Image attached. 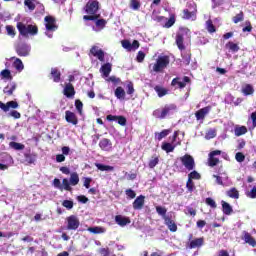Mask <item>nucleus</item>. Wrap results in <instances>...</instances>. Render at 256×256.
Masks as SVG:
<instances>
[{
    "label": "nucleus",
    "mask_w": 256,
    "mask_h": 256,
    "mask_svg": "<svg viewBox=\"0 0 256 256\" xmlns=\"http://www.w3.org/2000/svg\"><path fill=\"white\" fill-rule=\"evenodd\" d=\"M114 95L117 99H125V89H123L121 86H118L115 89Z\"/></svg>",
    "instance_id": "4c0bfd02"
},
{
    "label": "nucleus",
    "mask_w": 256,
    "mask_h": 256,
    "mask_svg": "<svg viewBox=\"0 0 256 256\" xmlns=\"http://www.w3.org/2000/svg\"><path fill=\"white\" fill-rule=\"evenodd\" d=\"M62 207H65L68 210L73 209V201L72 200H64L62 202Z\"/></svg>",
    "instance_id": "0e129e2a"
},
{
    "label": "nucleus",
    "mask_w": 256,
    "mask_h": 256,
    "mask_svg": "<svg viewBox=\"0 0 256 256\" xmlns=\"http://www.w3.org/2000/svg\"><path fill=\"white\" fill-rule=\"evenodd\" d=\"M121 45L123 49H126L127 51H136L140 44L137 40H134L132 44L129 40H122Z\"/></svg>",
    "instance_id": "ddd939ff"
},
{
    "label": "nucleus",
    "mask_w": 256,
    "mask_h": 256,
    "mask_svg": "<svg viewBox=\"0 0 256 256\" xmlns=\"http://www.w3.org/2000/svg\"><path fill=\"white\" fill-rule=\"evenodd\" d=\"M172 129H164L161 132H155V139L157 141H161L163 139H165V137H167V135H169L170 133H172Z\"/></svg>",
    "instance_id": "cd10ccee"
},
{
    "label": "nucleus",
    "mask_w": 256,
    "mask_h": 256,
    "mask_svg": "<svg viewBox=\"0 0 256 256\" xmlns=\"http://www.w3.org/2000/svg\"><path fill=\"white\" fill-rule=\"evenodd\" d=\"M188 239H189V243L187 244L188 249H201V247L205 245L204 237L193 239V234H189Z\"/></svg>",
    "instance_id": "39448f33"
},
{
    "label": "nucleus",
    "mask_w": 256,
    "mask_h": 256,
    "mask_svg": "<svg viewBox=\"0 0 256 256\" xmlns=\"http://www.w3.org/2000/svg\"><path fill=\"white\" fill-rule=\"evenodd\" d=\"M215 137H217V131H215L213 129L208 130V132L205 135V138L208 139V140L209 139H215Z\"/></svg>",
    "instance_id": "13d9d810"
},
{
    "label": "nucleus",
    "mask_w": 256,
    "mask_h": 256,
    "mask_svg": "<svg viewBox=\"0 0 256 256\" xmlns=\"http://www.w3.org/2000/svg\"><path fill=\"white\" fill-rule=\"evenodd\" d=\"M188 179L192 180L195 179L197 181H199V179H201V174L195 170H193L192 172H190L188 174Z\"/></svg>",
    "instance_id": "603ef678"
},
{
    "label": "nucleus",
    "mask_w": 256,
    "mask_h": 256,
    "mask_svg": "<svg viewBox=\"0 0 256 256\" xmlns=\"http://www.w3.org/2000/svg\"><path fill=\"white\" fill-rule=\"evenodd\" d=\"M46 31L55 32L59 28L57 21L53 16H46L44 18Z\"/></svg>",
    "instance_id": "9b49d317"
},
{
    "label": "nucleus",
    "mask_w": 256,
    "mask_h": 256,
    "mask_svg": "<svg viewBox=\"0 0 256 256\" xmlns=\"http://www.w3.org/2000/svg\"><path fill=\"white\" fill-rule=\"evenodd\" d=\"M136 61L138 63H143V61H145V52L139 51L137 56H136Z\"/></svg>",
    "instance_id": "69168bd1"
},
{
    "label": "nucleus",
    "mask_w": 256,
    "mask_h": 256,
    "mask_svg": "<svg viewBox=\"0 0 256 256\" xmlns=\"http://www.w3.org/2000/svg\"><path fill=\"white\" fill-rule=\"evenodd\" d=\"M115 223L120 227H125L126 225L131 224V218L123 215H116L115 216Z\"/></svg>",
    "instance_id": "412c9836"
},
{
    "label": "nucleus",
    "mask_w": 256,
    "mask_h": 256,
    "mask_svg": "<svg viewBox=\"0 0 256 256\" xmlns=\"http://www.w3.org/2000/svg\"><path fill=\"white\" fill-rule=\"evenodd\" d=\"M144 205H145V196L144 195L138 196L132 203V207H133L134 211H141V209H143Z\"/></svg>",
    "instance_id": "2eb2a0df"
},
{
    "label": "nucleus",
    "mask_w": 256,
    "mask_h": 256,
    "mask_svg": "<svg viewBox=\"0 0 256 256\" xmlns=\"http://www.w3.org/2000/svg\"><path fill=\"white\" fill-rule=\"evenodd\" d=\"M177 111V105L175 104H166L162 108L155 109L152 112L155 119H167V116L173 115Z\"/></svg>",
    "instance_id": "7ed1b4c3"
},
{
    "label": "nucleus",
    "mask_w": 256,
    "mask_h": 256,
    "mask_svg": "<svg viewBox=\"0 0 256 256\" xmlns=\"http://www.w3.org/2000/svg\"><path fill=\"white\" fill-rule=\"evenodd\" d=\"M205 203L206 205L211 207V209H217V203L215 202V200H213V198L211 197L206 198Z\"/></svg>",
    "instance_id": "6e6d98bb"
},
{
    "label": "nucleus",
    "mask_w": 256,
    "mask_h": 256,
    "mask_svg": "<svg viewBox=\"0 0 256 256\" xmlns=\"http://www.w3.org/2000/svg\"><path fill=\"white\" fill-rule=\"evenodd\" d=\"M130 7L131 9H134V11H138L141 7V2L138 0H130Z\"/></svg>",
    "instance_id": "4d7b16f0"
},
{
    "label": "nucleus",
    "mask_w": 256,
    "mask_h": 256,
    "mask_svg": "<svg viewBox=\"0 0 256 256\" xmlns=\"http://www.w3.org/2000/svg\"><path fill=\"white\" fill-rule=\"evenodd\" d=\"M15 89H17V85L16 84H12L11 86L7 85L3 89V92L5 93V95H8V97H11V95H13V91H15Z\"/></svg>",
    "instance_id": "ea45409f"
},
{
    "label": "nucleus",
    "mask_w": 256,
    "mask_h": 256,
    "mask_svg": "<svg viewBox=\"0 0 256 256\" xmlns=\"http://www.w3.org/2000/svg\"><path fill=\"white\" fill-rule=\"evenodd\" d=\"M63 93L68 99H73V97H75V86L71 83H67L64 87Z\"/></svg>",
    "instance_id": "4be33fe9"
},
{
    "label": "nucleus",
    "mask_w": 256,
    "mask_h": 256,
    "mask_svg": "<svg viewBox=\"0 0 256 256\" xmlns=\"http://www.w3.org/2000/svg\"><path fill=\"white\" fill-rule=\"evenodd\" d=\"M17 29L19 33H37L39 31L36 25H25L23 22L17 23Z\"/></svg>",
    "instance_id": "9d476101"
},
{
    "label": "nucleus",
    "mask_w": 256,
    "mask_h": 256,
    "mask_svg": "<svg viewBox=\"0 0 256 256\" xmlns=\"http://www.w3.org/2000/svg\"><path fill=\"white\" fill-rule=\"evenodd\" d=\"M221 205L224 215H231V213H233V207H231L230 203H227L225 202V200H222Z\"/></svg>",
    "instance_id": "c756f323"
},
{
    "label": "nucleus",
    "mask_w": 256,
    "mask_h": 256,
    "mask_svg": "<svg viewBox=\"0 0 256 256\" xmlns=\"http://www.w3.org/2000/svg\"><path fill=\"white\" fill-rule=\"evenodd\" d=\"M190 7H193L192 11H189V9H184L182 11V19L187 21L191 19L192 21H195L197 19V4H190Z\"/></svg>",
    "instance_id": "1a4fd4ad"
},
{
    "label": "nucleus",
    "mask_w": 256,
    "mask_h": 256,
    "mask_svg": "<svg viewBox=\"0 0 256 256\" xmlns=\"http://www.w3.org/2000/svg\"><path fill=\"white\" fill-rule=\"evenodd\" d=\"M170 59L169 56L164 55V56H159L156 60L155 64H150L149 69L150 73H161L163 69H167L169 67Z\"/></svg>",
    "instance_id": "20e7f679"
},
{
    "label": "nucleus",
    "mask_w": 256,
    "mask_h": 256,
    "mask_svg": "<svg viewBox=\"0 0 256 256\" xmlns=\"http://www.w3.org/2000/svg\"><path fill=\"white\" fill-rule=\"evenodd\" d=\"M243 19H245V14L243 13V11H240V13L236 14L232 18V21H233V23L237 24V23H241V21H243Z\"/></svg>",
    "instance_id": "de8ad7c7"
},
{
    "label": "nucleus",
    "mask_w": 256,
    "mask_h": 256,
    "mask_svg": "<svg viewBox=\"0 0 256 256\" xmlns=\"http://www.w3.org/2000/svg\"><path fill=\"white\" fill-rule=\"evenodd\" d=\"M246 197L249 199H256V186H254L250 191L246 192Z\"/></svg>",
    "instance_id": "052dcab7"
},
{
    "label": "nucleus",
    "mask_w": 256,
    "mask_h": 256,
    "mask_svg": "<svg viewBox=\"0 0 256 256\" xmlns=\"http://www.w3.org/2000/svg\"><path fill=\"white\" fill-rule=\"evenodd\" d=\"M241 239L244 241V243L250 245V247H256V240L253 238V236H251L249 232L243 231Z\"/></svg>",
    "instance_id": "a211bd4d"
},
{
    "label": "nucleus",
    "mask_w": 256,
    "mask_h": 256,
    "mask_svg": "<svg viewBox=\"0 0 256 256\" xmlns=\"http://www.w3.org/2000/svg\"><path fill=\"white\" fill-rule=\"evenodd\" d=\"M242 93H243V95H246V96L253 95V93H255V89L253 88V85L246 84L242 88Z\"/></svg>",
    "instance_id": "f704fd0d"
},
{
    "label": "nucleus",
    "mask_w": 256,
    "mask_h": 256,
    "mask_svg": "<svg viewBox=\"0 0 256 256\" xmlns=\"http://www.w3.org/2000/svg\"><path fill=\"white\" fill-rule=\"evenodd\" d=\"M19 107V103L17 101H9L6 104L0 101V109L4 111V113H7L10 109H17Z\"/></svg>",
    "instance_id": "dca6fc26"
},
{
    "label": "nucleus",
    "mask_w": 256,
    "mask_h": 256,
    "mask_svg": "<svg viewBox=\"0 0 256 256\" xmlns=\"http://www.w3.org/2000/svg\"><path fill=\"white\" fill-rule=\"evenodd\" d=\"M164 223L168 227L169 231H171V233H176L177 224L175 223V221H173L171 216L164 217Z\"/></svg>",
    "instance_id": "393cba45"
},
{
    "label": "nucleus",
    "mask_w": 256,
    "mask_h": 256,
    "mask_svg": "<svg viewBox=\"0 0 256 256\" xmlns=\"http://www.w3.org/2000/svg\"><path fill=\"white\" fill-rule=\"evenodd\" d=\"M1 79H7L8 81H11L13 79V76L11 75V70L4 69L0 72Z\"/></svg>",
    "instance_id": "58836bf2"
},
{
    "label": "nucleus",
    "mask_w": 256,
    "mask_h": 256,
    "mask_svg": "<svg viewBox=\"0 0 256 256\" xmlns=\"http://www.w3.org/2000/svg\"><path fill=\"white\" fill-rule=\"evenodd\" d=\"M65 119L67 123H71V125H78L79 118H77V114L71 112L70 110L65 112Z\"/></svg>",
    "instance_id": "6ab92c4d"
},
{
    "label": "nucleus",
    "mask_w": 256,
    "mask_h": 256,
    "mask_svg": "<svg viewBox=\"0 0 256 256\" xmlns=\"http://www.w3.org/2000/svg\"><path fill=\"white\" fill-rule=\"evenodd\" d=\"M234 132L236 137H241V135H245V133H247V127L245 126L236 127Z\"/></svg>",
    "instance_id": "49530a36"
},
{
    "label": "nucleus",
    "mask_w": 256,
    "mask_h": 256,
    "mask_svg": "<svg viewBox=\"0 0 256 256\" xmlns=\"http://www.w3.org/2000/svg\"><path fill=\"white\" fill-rule=\"evenodd\" d=\"M211 111V106H206L204 108H201L195 113V117L197 121H201L205 119V116L209 115V112Z\"/></svg>",
    "instance_id": "5701e85b"
},
{
    "label": "nucleus",
    "mask_w": 256,
    "mask_h": 256,
    "mask_svg": "<svg viewBox=\"0 0 256 256\" xmlns=\"http://www.w3.org/2000/svg\"><path fill=\"white\" fill-rule=\"evenodd\" d=\"M235 159L238 163H243V161H245V154H243L242 152H238L235 155Z\"/></svg>",
    "instance_id": "338daca9"
},
{
    "label": "nucleus",
    "mask_w": 256,
    "mask_h": 256,
    "mask_svg": "<svg viewBox=\"0 0 256 256\" xmlns=\"http://www.w3.org/2000/svg\"><path fill=\"white\" fill-rule=\"evenodd\" d=\"M206 29L208 33H215V31H217V28L213 24V20L209 19L206 21Z\"/></svg>",
    "instance_id": "c03bdc74"
},
{
    "label": "nucleus",
    "mask_w": 256,
    "mask_h": 256,
    "mask_svg": "<svg viewBox=\"0 0 256 256\" xmlns=\"http://www.w3.org/2000/svg\"><path fill=\"white\" fill-rule=\"evenodd\" d=\"M226 195L230 197V199H239V190L237 188L233 187L230 188L227 192Z\"/></svg>",
    "instance_id": "72a5a7b5"
},
{
    "label": "nucleus",
    "mask_w": 256,
    "mask_h": 256,
    "mask_svg": "<svg viewBox=\"0 0 256 256\" xmlns=\"http://www.w3.org/2000/svg\"><path fill=\"white\" fill-rule=\"evenodd\" d=\"M9 145L12 149H15V151H23V149H25V145L19 142H10Z\"/></svg>",
    "instance_id": "09e8293b"
},
{
    "label": "nucleus",
    "mask_w": 256,
    "mask_h": 256,
    "mask_svg": "<svg viewBox=\"0 0 256 256\" xmlns=\"http://www.w3.org/2000/svg\"><path fill=\"white\" fill-rule=\"evenodd\" d=\"M159 165V156H152V159L148 163L150 169H155Z\"/></svg>",
    "instance_id": "a18cd8bd"
},
{
    "label": "nucleus",
    "mask_w": 256,
    "mask_h": 256,
    "mask_svg": "<svg viewBox=\"0 0 256 256\" xmlns=\"http://www.w3.org/2000/svg\"><path fill=\"white\" fill-rule=\"evenodd\" d=\"M186 188H187L188 193H193V191H195V182H193V180L188 178V180L186 182Z\"/></svg>",
    "instance_id": "8fccbe9b"
},
{
    "label": "nucleus",
    "mask_w": 256,
    "mask_h": 256,
    "mask_svg": "<svg viewBox=\"0 0 256 256\" xmlns=\"http://www.w3.org/2000/svg\"><path fill=\"white\" fill-rule=\"evenodd\" d=\"M107 121H118V125H121L122 127H125L127 125V118L124 116H115V115H107L106 117Z\"/></svg>",
    "instance_id": "b1692460"
},
{
    "label": "nucleus",
    "mask_w": 256,
    "mask_h": 256,
    "mask_svg": "<svg viewBox=\"0 0 256 256\" xmlns=\"http://www.w3.org/2000/svg\"><path fill=\"white\" fill-rule=\"evenodd\" d=\"M62 185H63L65 191H71V190H72V188H71V182H69V180H68L67 178H64V179L62 180Z\"/></svg>",
    "instance_id": "e2e57ef3"
},
{
    "label": "nucleus",
    "mask_w": 256,
    "mask_h": 256,
    "mask_svg": "<svg viewBox=\"0 0 256 256\" xmlns=\"http://www.w3.org/2000/svg\"><path fill=\"white\" fill-rule=\"evenodd\" d=\"M90 53L93 55V57H97V59H99L101 62L105 61V52L99 49V47L92 46Z\"/></svg>",
    "instance_id": "aec40b11"
},
{
    "label": "nucleus",
    "mask_w": 256,
    "mask_h": 256,
    "mask_svg": "<svg viewBox=\"0 0 256 256\" xmlns=\"http://www.w3.org/2000/svg\"><path fill=\"white\" fill-rule=\"evenodd\" d=\"M76 111H78V115H83V102L79 99L75 100Z\"/></svg>",
    "instance_id": "3c124183"
},
{
    "label": "nucleus",
    "mask_w": 256,
    "mask_h": 256,
    "mask_svg": "<svg viewBox=\"0 0 256 256\" xmlns=\"http://www.w3.org/2000/svg\"><path fill=\"white\" fill-rule=\"evenodd\" d=\"M156 212L158 213V215H160L162 217V219L165 220V217H169L167 216V208L162 207V206H156Z\"/></svg>",
    "instance_id": "37998d69"
},
{
    "label": "nucleus",
    "mask_w": 256,
    "mask_h": 256,
    "mask_svg": "<svg viewBox=\"0 0 256 256\" xmlns=\"http://www.w3.org/2000/svg\"><path fill=\"white\" fill-rule=\"evenodd\" d=\"M126 89L127 95H133L135 93V87L133 86V82H128Z\"/></svg>",
    "instance_id": "bf43d9fd"
},
{
    "label": "nucleus",
    "mask_w": 256,
    "mask_h": 256,
    "mask_svg": "<svg viewBox=\"0 0 256 256\" xmlns=\"http://www.w3.org/2000/svg\"><path fill=\"white\" fill-rule=\"evenodd\" d=\"M125 195L127 199H135L137 197V193L131 188L125 190Z\"/></svg>",
    "instance_id": "5fc2aeb1"
},
{
    "label": "nucleus",
    "mask_w": 256,
    "mask_h": 256,
    "mask_svg": "<svg viewBox=\"0 0 256 256\" xmlns=\"http://www.w3.org/2000/svg\"><path fill=\"white\" fill-rule=\"evenodd\" d=\"M101 4L97 0H89L84 6V11L87 15L83 16L84 21H97L101 14H99Z\"/></svg>",
    "instance_id": "f257e3e1"
},
{
    "label": "nucleus",
    "mask_w": 256,
    "mask_h": 256,
    "mask_svg": "<svg viewBox=\"0 0 256 256\" xmlns=\"http://www.w3.org/2000/svg\"><path fill=\"white\" fill-rule=\"evenodd\" d=\"M67 231H77L79 229V225H81V222L79 221V218L76 215H70L66 218Z\"/></svg>",
    "instance_id": "0eeeda50"
},
{
    "label": "nucleus",
    "mask_w": 256,
    "mask_h": 256,
    "mask_svg": "<svg viewBox=\"0 0 256 256\" xmlns=\"http://www.w3.org/2000/svg\"><path fill=\"white\" fill-rule=\"evenodd\" d=\"M24 5L28 7L30 11H35V3H33V0H25Z\"/></svg>",
    "instance_id": "680f3d73"
},
{
    "label": "nucleus",
    "mask_w": 256,
    "mask_h": 256,
    "mask_svg": "<svg viewBox=\"0 0 256 256\" xmlns=\"http://www.w3.org/2000/svg\"><path fill=\"white\" fill-rule=\"evenodd\" d=\"M95 167H97L99 171H115V167L101 163H95Z\"/></svg>",
    "instance_id": "e433bc0d"
},
{
    "label": "nucleus",
    "mask_w": 256,
    "mask_h": 256,
    "mask_svg": "<svg viewBox=\"0 0 256 256\" xmlns=\"http://www.w3.org/2000/svg\"><path fill=\"white\" fill-rule=\"evenodd\" d=\"M70 185H73V187H75V185H79V174H77V172L70 175Z\"/></svg>",
    "instance_id": "a19ab883"
},
{
    "label": "nucleus",
    "mask_w": 256,
    "mask_h": 256,
    "mask_svg": "<svg viewBox=\"0 0 256 256\" xmlns=\"http://www.w3.org/2000/svg\"><path fill=\"white\" fill-rule=\"evenodd\" d=\"M35 35V33H20L18 36V43L15 46V51L19 57H28L31 53V46L25 41H29V36Z\"/></svg>",
    "instance_id": "f03ea898"
},
{
    "label": "nucleus",
    "mask_w": 256,
    "mask_h": 256,
    "mask_svg": "<svg viewBox=\"0 0 256 256\" xmlns=\"http://www.w3.org/2000/svg\"><path fill=\"white\" fill-rule=\"evenodd\" d=\"M154 91L157 93L158 97H165V95L169 94V90L163 86L156 85L154 87Z\"/></svg>",
    "instance_id": "c85d7f7f"
},
{
    "label": "nucleus",
    "mask_w": 256,
    "mask_h": 256,
    "mask_svg": "<svg viewBox=\"0 0 256 256\" xmlns=\"http://www.w3.org/2000/svg\"><path fill=\"white\" fill-rule=\"evenodd\" d=\"M180 161L187 171H193L195 169V158L193 156L185 154L180 157Z\"/></svg>",
    "instance_id": "6e6552de"
},
{
    "label": "nucleus",
    "mask_w": 256,
    "mask_h": 256,
    "mask_svg": "<svg viewBox=\"0 0 256 256\" xmlns=\"http://www.w3.org/2000/svg\"><path fill=\"white\" fill-rule=\"evenodd\" d=\"M48 79H50L54 83H60L61 71L58 68H51L50 74L48 75Z\"/></svg>",
    "instance_id": "4468645a"
},
{
    "label": "nucleus",
    "mask_w": 256,
    "mask_h": 256,
    "mask_svg": "<svg viewBox=\"0 0 256 256\" xmlns=\"http://www.w3.org/2000/svg\"><path fill=\"white\" fill-rule=\"evenodd\" d=\"M13 67L14 69H16V71H18V73H21V71H23V69H25V66L23 65V61H21V59L19 58H15V61L13 62Z\"/></svg>",
    "instance_id": "473e14b6"
},
{
    "label": "nucleus",
    "mask_w": 256,
    "mask_h": 256,
    "mask_svg": "<svg viewBox=\"0 0 256 256\" xmlns=\"http://www.w3.org/2000/svg\"><path fill=\"white\" fill-rule=\"evenodd\" d=\"M87 231H89V233H93L94 235H101V233H105V228L100 226H95V227H89Z\"/></svg>",
    "instance_id": "c9c22d12"
},
{
    "label": "nucleus",
    "mask_w": 256,
    "mask_h": 256,
    "mask_svg": "<svg viewBox=\"0 0 256 256\" xmlns=\"http://www.w3.org/2000/svg\"><path fill=\"white\" fill-rule=\"evenodd\" d=\"M225 48L231 51L232 53H237L241 48L239 47V44L229 41L225 44Z\"/></svg>",
    "instance_id": "7c9ffc66"
},
{
    "label": "nucleus",
    "mask_w": 256,
    "mask_h": 256,
    "mask_svg": "<svg viewBox=\"0 0 256 256\" xmlns=\"http://www.w3.org/2000/svg\"><path fill=\"white\" fill-rule=\"evenodd\" d=\"M99 147L102 151H112L113 150V142H111L108 138H103L99 142Z\"/></svg>",
    "instance_id": "f3484780"
},
{
    "label": "nucleus",
    "mask_w": 256,
    "mask_h": 256,
    "mask_svg": "<svg viewBox=\"0 0 256 256\" xmlns=\"http://www.w3.org/2000/svg\"><path fill=\"white\" fill-rule=\"evenodd\" d=\"M175 14H170L169 19L166 21V23L164 24V27L166 29H169L171 27H173L175 25Z\"/></svg>",
    "instance_id": "79ce46f5"
},
{
    "label": "nucleus",
    "mask_w": 256,
    "mask_h": 256,
    "mask_svg": "<svg viewBox=\"0 0 256 256\" xmlns=\"http://www.w3.org/2000/svg\"><path fill=\"white\" fill-rule=\"evenodd\" d=\"M187 83H191V78H189V76H184L183 79H181V77H176L171 81V87H175V89H185Z\"/></svg>",
    "instance_id": "423d86ee"
},
{
    "label": "nucleus",
    "mask_w": 256,
    "mask_h": 256,
    "mask_svg": "<svg viewBox=\"0 0 256 256\" xmlns=\"http://www.w3.org/2000/svg\"><path fill=\"white\" fill-rule=\"evenodd\" d=\"M53 185L56 187V189H63V186L61 185V180L59 178H55L53 180Z\"/></svg>",
    "instance_id": "774afa93"
},
{
    "label": "nucleus",
    "mask_w": 256,
    "mask_h": 256,
    "mask_svg": "<svg viewBox=\"0 0 256 256\" xmlns=\"http://www.w3.org/2000/svg\"><path fill=\"white\" fill-rule=\"evenodd\" d=\"M221 153V150H214L208 154L209 167H217V165H219V158H217V155H221Z\"/></svg>",
    "instance_id": "f8f14e48"
},
{
    "label": "nucleus",
    "mask_w": 256,
    "mask_h": 256,
    "mask_svg": "<svg viewBox=\"0 0 256 256\" xmlns=\"http://www.w3.org/2000/svg\"><path fill=\"white\" fill-rule=\"evenodd\" d=\"M112 71V65L111 63H105L100 68V73L103 77H109Z\"/></svg>",
    "instance_id": "a878e982"
},
{
    "label": "nucleus",
    "mask_w": 256,
    "mask_h": 256,
    "mask_svg": "<svg viewBox=\"0 0 256 256\" xmlns=\"http://www.w3.org/2000/svg\"><path fill=\"white\" fill-rule=\"evenodd\" d=\"M183 41H185L183 34H177L176 35V45L180 51H185V45L183 44Z\"/></svg>",
    "instance_id": "2f4dec72"
},
{
    "label": "nucleus",
    "mask_w": 256,
    "mask_h": 256,
    "mask_svg": "<svg viewBox=\"0 0 256 256\" xmlns=\"http://www.w3.org/2000/svg\"><path fill=\"white\" fill-rule=\"evenodd\" d=\"M95 25L98 29H105V25H107V20L96 19Z\"/></svg>",
    "instance_id": "864d4df0"
},
{
    "label": "nucleus",
    "mask_w": 256,
    "mask_h": 256,
    "mask_svg": "<svg viewBox=\"0 0 256 256\" xmlns=\"http://www.w3.org/2000/svg\"><path fill=\"white\" fill-rule=\"evenodd\" d=\"M175 147H177V144H171L169 142H163L161 145L162 151H165L166 153H173Z\"/></svg>",
    "instance_id": "bb28decb"
}]
</instances>
